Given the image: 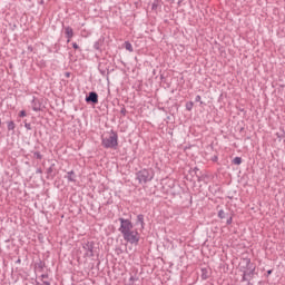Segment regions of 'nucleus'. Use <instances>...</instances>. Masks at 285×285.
<instances>
[{
  "label": "nucleus",
  "instance_id": "b1692460",
  "mask_svg": "<svg viewBox=\"0 0 285 285\" xmlns=\"http://www.w3.org/2000/svg\"><path fill=\"white\" fill-rule=\"evenodd\" d=\"M120 115H122V117H126V115H128V110H126V106H124V105L120 109Z\"/></svg>",
  "mask_w": 285,
  "mask_h": 285
},
{
  "label": "nucleus",
  "instance_id": "58836bf2",
  "mask_svg": "<svg viewBox=\"0 0 285 285\" xmlns=\"http://www.w3.org/2000/svg\"><path fill=\"white\" fill-rule=\"evenodd\" d=\"M16 264H21V259L18 258V259L16 261Z\"/></svg>",
  "mask_w": 285,
  "mask_h": 285
},
{
  "label": "nucleus",
  "instance_id": "e433bc0d",
  "mask_svg": "<svg viewBox=\"0 0 285 285\" xmlns=\"http://www.w3.org/2000/svg\"><path fill=\"white\" fill-rule=\"evenodd\" d=\"M27 50H28L29 52H32V50H33L32 46H29V47L27 48Z\"/></svg>",
  "mask_w": 285,
  "mask_h": 285
},
{
  "label": "nucleus",
  "instance_id": "a19ab883",
  "mask_svg": "<svg viewBox=\"0 0 285 285\" xmlns=\"http://www.w3.org/2000/svg\"><path fill=\"white\" fill-rule=\"evenodd\" d=\"M240 285H246V282H245V283H242Z\"/></svg>",
  "mask_w": 285,
  "mask_h": 285
},
{
  "label": "nucleus",
  "instance_id": "423d86ee",
  "mask_svg": "<svg viewBox=\"0 0 285 285\" xmlns=\"http://www.w3.org/2000/svg\"><path fill=\"white\" fill-rule=\"evenodd\" d=\"M86 104H91L92 106H97L99 104V94L97 91H90L86 98H85Z\"/></svg>",
  "mask_w": 285,
  "mask_h": 285
},
{
  "label": "nucleus",
  "instance_id": "ea45409f",
  "mask_svg": "<svg viewBox=\"0 0 285 285\" xmlns=\"http://www.w3.org/2000/svg\"><path fill=\"white\" fill-rule=\"evenodd\" d=\"M278 139H282V136L279 134H276Z\"/></svg>",
  "mask_w": 285,
  "mask_h": 285
},
{
  "label": "nucleus",
  "instance_id": "2f4dec72",
  "mask_svg": "<svg viewBox=\"0 0 285 285\" xmlns=\"http://www.w3.org/2000/svg\"><path fill=\"white\" fill-rule=\"evenodd\" d=\"M227 226H230V224H233V217H229L226 222Z\"/></svg>",
  "mask_w": 285,
  "mask_h": 285
},
{
  "label": "nucleus",
  "instance_id": "cd10ccee",
  "mask_svg": "<svg viewBox=\"0 0 285 285\" xmlns=\"http://www.w3.org/2000/svg\"><path fill=\"white\" fill-rule=\"evenodd\" d=\"M71 46L73 50H80L79 45H77V42H72Z\"/></svg>",
  "mask_w": 285,
  "mask_h": 285
},
{
  "label": "nucleus",
  "instance_id": "4c0bfd02",
  "mask_svg": "<svg viewBox=\"0 0 285 285\" xmlns=\"http://www.w3.org/2000/svg\"><path fill=\"white\" fill-rule=\"evenodd\" d=\"M65 77L69 78L70 77V72H65Z\"/></svg>",
  "mask_w": 285,
  "mask_h": 285
},
{
  "label": "nucleus",
  "instance_id": "5701e85b",
  "mask_svg": "<svg viewBox=\"0 0 285 285\" xmlns=\"http://www.w3.org/2000/svg\"><path fill=\"white\" fill-rule=\"evenodd\" d=\"M159 8V0H155L151 4V10H157Z\"/></svg>",
  "mask_w": 285,
  "mask_h": 285
},
{
  "label": "nucleus",
  "instance_id": "7c9ffc66",
  "mask_svg": "<svg viewBox=\"0 0 285 285\" xmlns=\"http://www.w3.org/2000/svg\"><path fill=\"white\" fill-rule=\"evenodd\" d=\"M36 175H43V170H42L41 168H38V169L36 170Z\"/></svg>",
  "mask_w": 285,
  "mask_h": 285
},
{
  "label": "nucleus",
  "instance_id": "c85d7f7f",
  "mask_svg": "<svg viewBox=\"0 0 285 285\" xmlns=\"http://www.w3.org/2000/svg\"><path fill=\"white\" fill-rule=\"evenodd\" d=\"M273 275V269H268L265 274V277H271Z\"/></svg>",
  "mask_w": 285,
  "mask_h": 285
},
{
  "label": "nucleus",
  "instance_id": "72a5a7b5",
  "mask_svg": "<svg viewBox=\"0 0 285 285\" xmlns=\"http://www.w3.org/2000/svg\"><path fill=\"white\" fill-rule=\"evenodd\" d=\"M41 282H42L41 285H51V284H50V281H43V279H41Z\"/></svg>",
  "mask_w": 285,
  "mask_h": 285
},
{
  "label": "nucleus",
  "instance_id": "f8f14e48",
  "mask_svg": "<svg viewBox=\"0 0 285 285\" xmlns=\"http://www.w3.org/2000/svg\"><path fill=\"white\" fill-rule=\"evenodd\" d=\"M200 277L202 279H208L210 277V271L208 268H202Z\"/></svg>",
  "mask_w": 285,
  "mask_h": 285
},
{
  "label": "nucleus",
  "instance_id": "c756f323",
  "mask_svg": "<svg viewBox=\"0 0 285 285\" xmlns=\"http://www.w3.org/2000/svg\"><path fill=\"white\" fill-rule=\"evenodd\" d=\"M28 114L26 112V110H21L20 112H19V117H26Z\"/></svg>",
  "mask_w": 285,
  "mask_h": 285
},
{
  "label": "nucleus",
  "instance_id": "f257e3e1",
  "mask_svg": "<svg viewBox=\"0 0 285 285\" xmlns=\"http://www.w3.org/2000/svg\"><path fill=\"white\" fill-rule=\"evenodd\" d=\"M120 227L119 233H121L125 242H128V244H134V246H137L139 244V232L137 229L132 230L134 225L130 219L126 218H119Z\"/></svg>",
  "mask_w": 285,
  "mask_h": 285
},
{
  "label": "nucleus",
  "instance_id": "f3484780",
  "mask_svg": "<svg viewBox=\"0 0 285 285\" xmlns=\"http://www.w3.org/2000/svg\"><path fill=\"white\" fill-rule=\"evenodd\" d=\"M32 110H35V112H39V110H41V106L37 105L36 100H32Z\"/></svg>",
  "mask_w": 285,
  "mask_h": 285
},
{
  "label": "nucleus",
  "instance_id": "a211bd4d",
  "mask_svg": "<svg viewBox=\"0 0 285 285\" xmlns=\"http://www.w3.org/2000/svg\"><path fill=\"white\" fill-rule=\"evenodd\" d=\"M232 164H234L235 166H240V164H242V157H235V158L232 160Z\"/></svg>",
  "mask_w": 285,
  "mask_h": 285
},
{
  "label": "nucleus",
  "instance_id": "7ed1b4c3",
  "mask_svg": "<svg viewBox=\"0 0 285 285\" xmlns=\"http://www.w3.org/2000/svg\"><path fill=\"white\" fill-rule=\"evenodd\" d=\"M240 266L243 269V273H245V275H247L248 279H253L255 277V275H257L256 267L255 264H253V262H250V258H243L240 262Z\"/></svg>",
  "mask_w": 285,
  "mask_h": 285
},
{
  "label": "nucleus",
  "instance_id": "0eeeda50",
  "mask_svg": "<svg viewBox=\"0 0 285 285\" xmlns=\"http://www.w3.org/2000/svg\"><path fill=\"white\" fill-rule=\"evenodd\" d=\"M106 45V38L100 37L95 43H94V50H97L98 52H104V46Z\"/></svg>",
  "mask_w": 285,
  "mask_h": 285
},
{
  "label": "nucleus",
  "instance_id": "dca6fc26",
  "mask_svg": "<svg viewBox=\"0 0 285 285\" xmlns=\"http://www.w3.org/2000/svg\"><path fill=\"white\" fill-rule=\"evenodd\" d=\"M125 48L128 50V52L135 51V49L132 48V43H130V41L125 42Z\"/></svg>",
  "mask_w": 285,
  "mask_h": 285
},
{
  "label": "nucleus",
  "instance_id": "1a4fd4ad",
  "mask_svg": "<svg viewBox=\"0 0 285 285\" xmlns=\"http://www.w3.org/2000/svg\"><path fill=\"white\" fill-rule=\"evenodd\" d=\"M65 179H67L68 181H71L72 184H76L77 183V174L75 173V170H70L65 176Z\"/></svg>",
  "mask_w": 285,
  "mask_h": 285
},
{
  "label": "nucleus",
  "instance_id": "412c9836",
  "mask_svg": "<svg viewBox=\"0 0 285 285\" xmlns=\"http://www.w3.org/2000/svg\"><path fill=\"white\" fill-rule=\"evenodd\" d=\"M194 106H195V102H193V101L186 102V110H188V112H190V110H193Z\"/></svg>",
  "mask_w": 285,
  "mask_h": 285
},
{
  "label": "nucleus",
  "instance_id": "473e14b6",
  "mask_svg": "<svg viewBox=\"0 0 285 285\" xmlns=\"http://www.w3.org/2000/svg\"><path fill=\"white\" fill-rule=\"evenodd\" d=\"M218 159H219V157H218V156H213V157H212V161H214V163H217V161H218Z\"/></svg>",
  "mask_w": 285,
  "mask_h": 285
},
{
  "label": "nucleus",
  "instance_id": "aec40b11",
  "mask_svg": "<svg viewBox=\"0 0 285 285\" xmlns=\"http://www.w3.org/2000/svg\"><path fill=\"white\" fill-rule=\"evenodd\" d=\"M33 158L41 160L43 159V155H41V151H33Z\"/></svg>",
  "mask_w": 285,
  "mask_h": 285
},
{
  "label": "nucleus",
  "instance_id": "bb28decb",
  "mask_svg": "<svg viewBox=\"0 0 285 285\" xmlns=\"http://www.w3.org/2000/svg\"><path fill=\"white\" fill-rule=\"evenodd\" d=\"M24 128H27L28 130H32V125H30V122H27L24 120Z\"/></svg>",
  "mask_w": 285,
  "mask_h": 285
},
{
  "label": "nucleus",
  "instance_id": "2eb2a0df",
  "mask_svg": "<svg viewBox=\"0 0 285 285\" xmlns=\"http://www.w3.org/2000/svg\"><path fill=\"white\" fill-rule=\"evenodd\" d=\"M7 128L8 130H14L17 128V125L14 124V121L10 120L7 122Z\"/></svg>",
  "mask_w": 285,
  "mask_h": 285
},
{
  "label": "nucleus",
  "instance_id": "6e6552de",
  "mask_svg": "<svg viewBox=\"0 0 285 285\" xmlns=\"http://www.w3.org/2000/svg\"><path fill=\"white\" fill-rule=\"evenodd\" d=\"M65 37L67 39V43H70V40L72 39V37H75V30L72 29V27H65Z\"/></svg>",
  "mask_w": 285,
  "mask_h": 285
},
{
  "label": "nucleus",
  "instance_id": "ddd939ff",
  "mask_svg": "<svg viewBox=\"0 0 285 285\" xmlns=\"http://www.w3.org/2000/svg\"><path fill=\"white\" fill-rule=\"evenodd\" d=\"M136 224H137V225L140 224L141 228H145L146 223L144 222V215H142V214H139V215L137 216Z\"/></svg>",
  "mask_w": 285,
  "mask_h": 285
},
{
  "label": "nucleus",
  "instance_id": "c9c22d12",
  "mask_svg": "<svg viewBox=\"0 0 285 285\" xmlns=\"http://www.w3.org/2000/svg\"><path fill=\"white\" fill-rule=\"evenodd\" d=\"M129 282H137V277L136 276H130Z\"/></svg>",
  "mask_w": 285,
  "mask_h": 285
},
{
  "label": "nucleus",
  "instance_id": "20e7f679",
  "mask_svg": "<svg viewBox=\"0 0 285 285\" xmlns=\"http://www.w3.org/2000/svg\"><path fill=\"white\" fill-rule=\"evenodd\" d=\"M155 178V171L153 169H141L136 173V179H138L139 184H148V181H153Z\"/></svg>",
  "mask_w": 285,
  "mask_h": 285
},
{
  "label": "nucleus",
  "instance_id": "f03ea898",
  "mask_svg": "<svg viewBox=\"0 0 285 285\" xmlns=\"http://www.w3.org/2000/svg\"><path fill=\"white\" fill-rule=\"evenodd\" d=\"M101 146L106 149L111 148V150H117L119 146V134L111 129L108 137H101Z\"/></svg>",
  "mask_w": 285,
  "mask_h": 285
},
{
  "label": "nucleus",
  "instance_id": "4468645a",
  "mask_svg": "<svg viewBox=\"0 0 285 285\" xmlns=\"http://www.w3.org/2000/svg\"><path fill=\"white\" fill-rule=\"evenodd\" d=\"M36 268H38L40 273H43V268H46V263L43 261H39L38 263H36Z\"/></svg>",
  "mask_w": 285,
  "mask_h": 285
},
{
  "label": "nucleus",
  "instance_id": "9b49d317",
  "mask_svg": "<svg viewBox=\"0 0 285 285\" xmlns=\"http://www.w3.org/2000/svg\"><path fill=\"white\" fill-rule=\"evenodd\" d=\"M98 70L100 75H102V77H108V75H110V71H108V68H104V63L101 62L98 65Z\"/></svg>",
  "mask_w": 285,
  "mask_h": 285
},
{
  "label": "nucleus",
  "instance_id": "4be33fe9",
  "mask_svg": "<svg viewBox=\"0 0 285 285\" xmlns=\"http://www.w3.org/2000/svg\"><path fill=\"white\" fill-rule=\"evenodd\" d=\"M218 217H219V219H226V212H224V209H220L218 212Z\"/></svg>",
  "mask_w": 285,
  "mask_h": 285
},
{
  "label": "nucleus",
  "instance_id": "9d476101",
  "mask_svg": "<svg viewBox=\"0 0 285 285\" xmlns=\"http://www.w3.org/2000/svg\"><path fill=\"white\" fill-rule=\"evenodd\" d=\"M55 173V164H51V166L47 169V179H55L56 174Z\"/></svg>",
  "mask_w": 285,
  "mask_h": 285
},
{
  "label": "nucleus",
  "instance_id": "a878e982",
  "mask_svg": "<svg viewBox=\"0 0 285 285\" xmlns=\"http://www.w3.org/2000/svg\"><path fill=\"white\" fill-rule=\"evenodd\" d=\"M195 101L199 102L200 106L204 104V101H202V96H199V95L196 96Z\"/></svg>",
  "mask_w": 285,
  "mask_h": 285
},
{
  "label": "nucleus",
  "instance_id": "6ab92c4d",
  "mask_svg": "<svg viewBox=\"0 0 285 285\" xmlns=\"http://www.w3.org/2000/svg\"><path fill=\"white\" fill-rule=\"evenodd\" d=\"M246 282H250V278H248L247 274L245 272H243V277L240 279V284H244Z\"/></svg>",
  "mask_w": 285,
  "mask_h": 285
},
{
  "label": "nucleus",
  "instance_id": "f704fd0d",
  "mask_svg": "<svg viewBox=\"0 0 285 285\" xmlns=\"http://www.w3.org/2000/svg\"><path fill=\"white\" fill-rule=\"evenodd\" d=\"M40 277L43 281V279H48L49 276H48V274H42Z\"/></svg>",
  "mask_w": 285,
  "mask_h": 285
},
{
  "label": "nucleus",
  "instance_id": "39448f33",
  "mask_svg": "<svg viewBox=\"0 0 285 285\" xmlns=\"http://www.w3.org/2000/svg\"><path fill=\"white\" fill-rule=\"evenodd\" d=\"M82 248L86 252L85 257H94L95 256V240L83 242Z\"/></svg>",
  "mask_w": 285,
  "mask_h": 285
},
{
  "label": "nucleus",
  "instance_id": "393cba45",
  "mask_svg": "<svg viewBox=\"0 0 285 285\" xmlns=\"http://www.w3.org/2000/svg\"><path fill=\"white\" fill-rule=\"evenodd\" d=\"M197 173H199V168L195 167L194 169L190 170L191 175H196V177H199V175H197Z\"/></svg>",
  "mask_w": 285,
  "mask_h": 285
}]
</instances>
